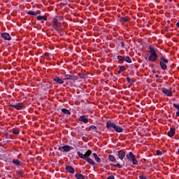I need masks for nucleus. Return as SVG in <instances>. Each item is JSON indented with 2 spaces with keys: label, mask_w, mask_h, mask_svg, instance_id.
<instances>
[{
  "label": "nucleus",
  "mask_w": 179,
  "mask_h": 179,
  "mask_svg": "<svg viewBox=\"0 0 179 179\" xmlns=\"http://www.w3.org/2000/svg\"><path fill=\"white\" fill-rule=\"evenodd\" d=\"M148 50H149L147 51V52L150 54L148 61H150V62H156L159 57V66L161 69H162V71H167V64H169V59H166L162 52L155 49L152 45L148 46Z\"/></svg>",
  "instance_id": "f257e3e1"
},
{
  "label": "nucleus",
  "mask_w": 179,
  "mask_h": 179,
  "mask_svg": "<svg viewBox=\"0 0 179 179\" xmlns=\"http://www.w3.org/2000/svg\"><path fill=\"white\" fill-rule=\"evenodd\" d=\"M62 23H64V17L59 15H56L51 21L52 27L57 31V33H61V31L64 30Z\"/></svg>",
  "instance_id": "f03ea898"
},
{
  "label": "nucleus",
  "mask_w": 179,
  "mask_h": 179,
  "mask_svg": "<svg viewBox=\"0 0 179 179\" xmlns=\"http://www.w3.org/2000/svg\"><path fill=\"white\" fill-rule=\"evenodd\" d=\"M106 128L107 131H111L112 132H117V134H121V132H124V129L121 126H117L115 123L113 122L111 120H108L106 122Z\"/></svg>",
  "instance_id": "7ed1b4c3"
},
{
  "label": "nucleus",
  "mask_w": 179,
  "mask_h": 179,
  "mask_svg": "<svg viewBox=\"0 0 179 179\" xmlns=\"http://www.w3.org/2000/svg\"><path fill=\"white\" fill-rule=\"evenodd\" d=\"M126 157L129 162H131L134 166H138V159H136V157L132 152H129L127 155H126Z\"/></svg>",
  "instance_id": "20e7f679"
},
{
  "label": "nucleus",
  "mask_w": 179,
  "mask_h": 179,
  "mask_svg": "<svg viewBox=\"0 0 179 179\" xmlns=\"http://www.w3.org/2000/svg\"><path fill=\"white\" fill-rule=\"evenodd\" d=\"M77 155L78 157H80V159H87L90 157V156H92V150H88L84 155L82 152L78 151L77 152Z\"/></svg>",
  "instance_id": "39448f33"
},
{
  "label": "nucleus",
  "mask_w": 179,
  "mask_h": 179,
  "mask_svg": "<svg viewBox=\"0 0 179 179\" xmlns=\"http://www.w3.org/2000/svg\"><path fill=\"white\" fill-rule=\"evenodd\" d=\"M8 107H13L14 108H15V110H23V108H24V103H17L15 104H14L13 103H9L8 104Z\"/></svg>",
  "instance_id": "423d86ee"
},
{
  "label": "nucleus",
  "mask_w": 179,
  "mask_h": 179,
  "mask_svg": "<svg viewBox=\"0 0 179 179\" xmlns=\"http://www.w3.org/2000/svg\"><path fill=\"white\" fill-rule=\"evenodd\" d=\"M58 150H60V152H71V150H73V147L69 145L59 146L58 148Z\"/></svg>",
  "instance_id": "0eeeda50"
},
{
  "label": "nucleus",
  "mask_w": 179,
  "mask_h": 179,
  "mask_svg": "<svg viewBox=\"0 0 179 179\" xmlns=\"http://www.w3.org/2000/svg\"><path fill=\"white\" fill-rule=\"evenodd\" d=\"M89 75L90 73H87L86 71H81V72L78 73V78H80V79H83L84 80H86V79L89 78Z\"/></svg>",
  "instance_id": "6e6552de"
},
{
  "label": "nucleus",
  "mask_w": 179,
  "mask_h": 179,
  "mask_svg": "<svg viewBox=\"0 0 179 179\" xmlns=\"http://www.w3.org/2000/svg\"><path fill=\"white\" fill-rule=\"evenodd\" d=\"M79 79V77L78 76H73V75H69V74H65L64 75V80H78Z\"/></svg>",
  "instance_id": "1a4fd4ad"
},
{
  "label": "nucleus",
  "mask_w": 179,
  "mask_h": 179,
  "mask_svg": "<svg viewBox=\"0 0 179 179\" xmlns=\"http://www.w3.org/2000/svg\"><path fill=\"white\" fill-rule=\"evenodd\" d=\"M1 37L3 38V40H6L7 41H10V40H12V37L10 36V34H9L8 32L1 33Z\"/></svg>",
  "instance_id": "9d476101"
},
{
  "label": "nucleus",
  "mask_w": 179,
  "mask_h": 179,
  "mask_svg": "<svg viewBox=\"0 0 179 179\" xmlns=\"http://www.w3.org/2000/svg\"><path fill=\"white\" fill-rule=\"evenodd\" d=\"M65 170L68 173H70V174H75V168H73L71 165H66V167H65Z\"/></svg>",
  "instance_id": "9b49d317"
},
{
  "label": "nucleus",
  "mask_w": 179,
  "mask_h": 179,
  "mask_svg": "<svg viewBox=\"0 0 179 179\" xmlns=\"http://www.w3.org/2000/svg\"><path fill=\"white\" fill-rule=\"evenodd\" d=\"M162 93H164V94H166V96H168V97L173 96V92H171V90H170L169 89L162 88Z\"/></svg>",
  "instance_id": "f8f14e48"
},
{
  "label": "nucleus",
  "mask_w": 179,
  "mask_h": 179,
  "mask_svg": "<svg viewBox=\"0 0 179 179\" xmlns=\"http://www.w3.org/2000/svg\"><path fill=\"white\" fill-rule=\"evenodd\" d=\"M54 82H56V83H58V85H62L64 83V78H61L59 76H55L53 78Z\"/></svg>",
  "instance_id": "ddd939ff"
},
{
  "label": "nucleus",
  "mask_w": 179,
  "mask_h": 179,
  "mask_svg": "<svg viewBox=\"0 0 179 179\" xmlns=\"http://www.w3.org/2000/svg\"><path fill=\"white\" fill-rule=\"evenodd\" d=\"M78 121L84 124H87L89 122V118L86 117V115H83L78 118Z\"/></svg>",
  "instance_id": "4468645a"
},
{
  "label": "nucleus",
  "mask_w": 179,
  "mask_h": 179,
  "mask_svg": "<svg viewBox=\"0 0 179 179\" xmlns=\"http://www.w3.org/2000/svg\"><path fill=\"white\" fill-rule=\"evenodd\" d=\"M86 131H92V132H95L96 134H97L99 131H97V127H96L95 125H91L89 127V128H86L85 129Z\"/></svg>",
  "instance_id": "2eb2a0df"
},
{
  "label": "nucleus",
  "mask_w": 179,
  "mask_h": 179,
  "mask_svg": "<svg viewBox=\"0 0 179 179\" xmlns=\"http://www.w3.org/2000/svg\"><path fill=\"white\" fill-rule=\"evenodd\" d=\"M117 156L120 160H124V157H125V152L122 150L117 151Z\"/></svg>",
  "instance_id": "dca6fc26"
},
{
  "label": "nucleus",
  "mask_w": 179,
  "mask_h": 179,
  "mask_svg": "<svg viewBox=\"0 0 179 179\" xmlns=\"http://www.w3.org/2000/svg\"><path fill=\"white\" fill-rule=\"evenodd\" d=\"M167 135L169 138H173V136L176 135V128H171L169 131H168Z\"/></svg>",
  "instance_id": "f3484780"
},
{
  "label": "nucleus",
  "mask_w": 179,
  "mask_h": 179,
  "mask_svg": "<svg viewBox=\"0 0 179 179\" xmlns=\"http://www.w3.org/2000/svg\"><path fill=\"white\" fill-rule=\"evenodd\" d=\"M129 20H131V18L128 16L121 17L120 19V22H121V23H127Z\"/></svg>",
  "instance_id": "a211bd4d"
},
{
  "label": "nucleus",
  "mask_w": 179,
  "mask_h": 179,
  "mask_svg": "<svg viewBox=\"0 0 179 179\" xmlns=\"http://www.w3.org/2000/svg\"><path fill=\"white\" fill-rule=\"evenodd\" d=\"M27 13V15H29V16H37V15L40 14L41 12L38 10L37 11L29 10Z\"/></svg>",
  "instance_id": "6ab92c4d"
},
{
  "label": "nucleus",
  "mask_w": 179,
  "mask_h": 179,
  "mask_svg": "<svg viewBox=\"0 0 179 179\" xmlns=\"http://www.w3.org/2000/svg\"><path fill=\"white\" fill-rule=\"evenodd\" d=\"M84 160H85V162H87L91 166H95V164H96L94 161H93V159H92L90 157L85 158V159H84Z\"/></svg>",
  "instance_id": "aec40b11"
},
{
  "label": "nucleus",
  "mask_w": 179,
  "mask_h": 179,
  "mask_svg": "<svg viewBox=\"0 0 179 179\" xmlns=\"http://www.w3.org/2000/svg\"><path fill=\"white\" fill-rule=\"evenodd\" d=\"M75 177L76 178V179H86V178L85 177V176H83V174L79 173H76L75 174Z\"/></svg>",
  "instance_id": "412c9836"
},
{
  "label": "nucleus",
  "mask_w": 179,
  "mask_h": 179,
  "mask_svg": "<svg viewBox=\"0 0 179 179\" xmlns=\"http://www.w3.org/2000/svg\"><path fill=\"white\" fill-rule=\"evenodd\" d=\"M108 160L110 162H112V163H115V162H117V159H115V157H114V155H108Z\"/></svg>",
  "instance_id": "4be33fe9"
},
{
  "label": "nucleus",
  "mask_w": 179,
  "mask_h": 179,
  "mask_svg": "<svg viewBox=\"0 0 179 179\" xmlns=\"http://www.w3.org/2000/svg\"><path fill=\"white\" fill-rule=\"evenodd\" d=\"M93 157H94L96 163H101V159L99 157V155L96 153H93Z\"/></svg>",
  "instance_id": "5701e85b"
},
{
  "label": "nucleus",
  "mask_w": 179,
  "mask_h": 179,
  "mask_svg": "<svg viewBox=\"0 0 179 179\" xmlns=\"http://www.w3.org/2000/svg\"><path fill=\"white\" fill-rule=\"evenodd\" d=\"M127 82L130 85V86H132V85H134V83H135V80H134V79L130 78L129 77H127Z\"/></svg>",
  "instance_id": "b1692460"
},
{
  "label": "nucleus",
  "mask_w": 179,
  "mask_h": 179,
  "mask_svg": "<svg viewBox=\"0 0 179 179\" xmlns=\"http://www.w3.org/2000/svg\"><path fill=\"white\" fill-rule=\"evenodd\" d=\"M12 133L13 135H19V134H20V130L17 128H13L12 129Z\"/></svg>",
  "instance_id": "393cba45"
},
{
  "label": "nucleus",
  "mask_w": 179,
  "mask_h": 179,
  "mask_svg": "<svg viewBox=\"0 0 179 179\" xmlns=\"http://www.w3.org/2000/svg\"><path fill=\"white\" fill-rule=\"evenodd\" d=\"M12 163L15 166H22V162L19 161V159H13Z\"/></svg>",
  "instance_id": "a878e982"
},
{
  "label": "nucleus",
  "mask_w": 179,
  "mask_h": 179,
  "mask_svg": "<svg viewBox=\"0 0 179 179\" xmlns=\"http://www.w3.org/2000/svg\"><path fill=\"white\" fill-rule=\"evenodd\" d=\"M37 20H45L47 21V16L45 15H38L36 17Z\"/></svg>",
  "instance_id": "bb28decb"
},
{
  "label": "nucleus",
  "mask_w": 179,
  "mask_h": 179,
  "mask_svg": "<svg viewBox=\"0 0 179 179\" xmlns=\"http://www.w3.org/2000/svg\"><path fill=\"white\" fill-rule=\"evenodd\" d=\"M119 71H117V73L120 74L121 72H124V71H126L127 69L125 68L124 66H119Z\"/></svg>",
  "instance_id": "cd10ccee"
},
{
  "label": "nucleus",
  "mask_w": 179,
  "mask_h": 179,
  "mask_svg": "<svg viewBox=\"0 0 179 179\" xmlns=\"http://www.w3.org/2000/svg\"><path fill=\"white\" fill-rule=\"evenodd\" d=\"M117 59H118L120 64H122V62H124L125 57H123V56H121V55H118L117 56Z\"/></svg>",
  "instance_id": "c85d7f7f"
},
{
  "label": "nucleus",
  "mask_w": 179,
  "mask_h": 179,
  "mask_svg": "<svg viewBox=\"0 0 179 179\" xmlns=\"http://www.w3.org/2000/svg\"><path fill=\"white\" fill-rule=\"evenodd\" d=\"M62 113L63 114H67V115H71V111L66 108H62Z\"/></svg>",
  "instance_id": "c756f323"
},
{
  "label": "nucleus",
  "mask_w": 179,
  "mask_h": 179,
  "mask_svg": "<svg viewBox=\"0 0 179 179\" xmlns=\"http://www.w3.org/2000/svg\"><path fill=\"white\" fill-rule=\"evenodd\" d=\"M173 106L174 108H177L178 111L176 112V117H179V104L173 103Z\"/></svg>",
  "instance_id": "7c9ffc66"
},
{
  "label": "nucleus",
  "mask_w": 179,
  "mask_h": 179,
  "mask_svg": "<svg viewBox=\"0 0 179 179\" xmlns=\"http://www.w3.org/2000/svg\"><path fill=\"white\" fill-rule=\"evenodd\" d=\"M110 166H111V167H117L118 169H122V165L120 164H110Z\"/></svg>",
  "instance_id": "2f4dec72"
},
{
  "label": "nucleus",
  "mask_w": 179,
  "mask_h": 179,
  "mask_svg": "<svg viewBox=\"0 0 179 179\" xmlns=\"http://www.w3.org/2000/svg\"><path fill=\"white\" fill-rule=\"evenodd\" d=\"M17 176H20L21 177H24V171L23 170H19L16 171Z\"/></svg>",
  "instance_id": "473e14b6"
},
{
  "label": "nucleus",
  "mask_w": 179,
  "mask_h": 179,
  "mask_svg": "<svg viewBox=\"0 0 179 179\" xmlns=\"http://www.w3.org/2000/svg\"><path fill=\"white\" fill-rule=\"evenodd\" d=\"M124 61L125 62H127V64H131L132 62V59H131V57H129V56L124 57Z\"/></svg>",
  "instance_id": "72a5a7b5"
},
{
  "label": "nucleus",
  "mask_w": 179,
  "mask_h": 179,
  "mask_svg": "<svg viewBox=\"0 0 179 179\" xmlns=\"http://www.w3.org/2000/svg\"><path fill=\"white\" fill-rule=\"evenodd\" d=\"M50 54L48 53V52H45V53H44V57H45V58L46 59H50Z\"/></svg>",
  "instance_id": "f704fd0d"
},
{
  "label": "nucleus",
  "mask_w": 179,
  "mask_h": 179,
  "mask_svg": "<svg viewBox=\"0 0 179 179\" xmlns=\"http://www.w3.org/2000/svg\"><path fill=\"white\" fill-rule=\"evenodd\" d=\"M139 178L140 179H148V178L146 177V176H145L144 174H141L139 176Z\"/></svg>",
  "instance_id": "c9c22d12"
},
{
  "label": "nucleus",
  "mask_w": 179,
  "mask_h": 179,
  "mask_svg": "<svg viewBox=\"0 0 179 179\" xmlns=\"http://www.w3.org/2000/svg\"><path fill=\"white\" fill-rule=\"evenodd\" d=\"M157 156H162V155H163V152L162 151H160L159 150H157L156 152Z\"/></svg>",
  "instance_id": "e433bc0d"
},
{
  "label": "nucleus",
  "mask_w": 179,
  "mask_h": 179,
  "mask_svg": "<svg viewBox=\"0 0 179 179\" xmlns=\"http://www.w3.org/2000/svg\"><path fill=\"white\" fill-rule=\"evenodd\" d=\"M82 140L83 141V142H87V141H89V138H87V137L86 136H83Z\"/></svg>",
  "instance_id": "4c0bfd02"
},
{
  "label": "nucleus",
  "mask_w": 179,
  "mask_h": 179,
  "mask_svg": "<svg viewBox=\"0 0 179 179\" xmlns=\"http://www.w3.org/2000/svg\"><path fill=\"white\" fill-rule=\"evenodd\" d=\"M107 179H115V178L114 177V176L111 175L109 177H108Z\"/></svg>",
  "instance_id": "58836bf2"
},
{
  "label": "nucleus",
  "mask_w": 179,
  "mask_h": 179,
  "mask_svg": "<svg viewBox=\"0 0 179 179\" xmlns=\"http://www.w3.org/2000/svg\"><path fill=\"white\" fill-rule=\"evenodd\" d=\"M120 44L122 45V48H124L125 47V45L124 44V41L120 42Z\"/></svg>",
  "instance_id": "ea45409f"
},
{
  "label": "nucleus",
  "mask_w": 179,
  "mask_h": 179,
  "mask_svg": "<svg viewBox=\"0 0 179 179\" xmlns=\"http://www.w3.org/2000/svg\"><path fill=\"white\" fill-rule=\"evenodd\" d=\"M176 27H178V29H179V22L176 23Z\"/></svg>",
  "instance_id": "a19ab883"
},
{
  "label": "nucleus",
  "mask_w": 179,
  "mask_h": 179,
  "mask_svg": "<svg viewBox=\"0 0 179 179\" xmlns=\"http://www.w3.org/2000/svg\"><path fill=\"white\" fill-rule=\"evenodd\" d=\"M172 66H176L174 65V64H172Z\"/></svg>",
  "instance_id": "79ce46f5"
},
{
  "label": "nucleus",
  "mask_w": 179,
  "mask_h": 179,
  "mask_svg": "<svg viewBox=\"0 0 179 179\" xmlns=\"http://www.w3.org/2000/svg\"><path fill=\"white\" fill-rule=\"evenodd\" d=\"M172 66H176L174 65V64H172Z\"/></svg>",
  "instance_id": "37998d69"
},
{
  "label": "nucleus",
  "mask_w": 179,
  "mask_h": 179,
  "mask_svg": "<svg viewBox=\"0 0 179 179\" xmlns=\"http://www.w3.org/2000/svg\"><path fill=\"white\" fill-rule=\"evenodd\" d=\"M165 29H166V31H167V27H166Z\"/></svg>",
  "instance_id": "c03bdc74"
},
{
  "label": "nucleus",
  "mask_w": 179,
  "mask_h": 179,
  "mask_svg": "<svg viewBox=\"0 0 179 179\" xmlns=\"http://www.w3.org/2000/svg\"><path fill=\"white\" fill-rule=\"evenodd\" d=\"M100 1H104V0H100Z\"/></svg>",
  "instance_id": "a18cd8bd"
}]
</instances>
